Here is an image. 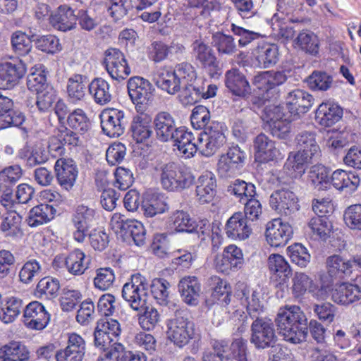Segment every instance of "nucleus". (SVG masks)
Wrapping results in <instances>:
<instances>
[{
    "label": "nucleus",
    "instance_id": "nucleus-51",
    "mask_svg": "<svg viewBox=\"0 0 361 361\" xmlns=\"http://www.w3.org/2000/svg\"><path fill=\"white\" fill-rule=\"evenodd\" d=\"M35 37H31L22 31H16L11 36V45L14 52L20 56H26L32 50V41Z\"/></svg>",
    "mask_w": 361,
    "mask_h": 361
},
{
    "label": "nucleus",
    "instance_id": "nucleus-55",
    "mask_svg": "<svg viewBox=\"0 0 361 361\" xmlns=\"http://www.w3.org/2000/svg\"><path fill=\"white\" fill-rule=\"evenodd\" d=\"M287 254L291 262L300 267H305L310 261V254L300 243H295L287 248Z\"/></svg>",
    "mask_w": 361,
    "mask_h": 361
},
{
    "label": "nucleus",
    "instance_id": "nucleus-11",
    "mask_svg": "<svg viewBox=\"0 0 361 361\" xmlns=\"http://www.w3.org/2000/svg\"><path fill=\"white\" fill-rule=\"evenodd\" d=\"M265 114L264 120L274 137L284 140L290 137L291 121L286 117L283 106H269L266 109Z\"/></svg>",
    "mask_w": 361,
    "mask_h": 361
},
{
    "label": "nucleus",
    "instance_id": "nucleus-15",
    "mask_svg": "<svg viewBox=\"0 0 361 361\" xmlns=\"http://www.w3.org/2000/svg\"><path fill=\"white\" fill-rule=\"evenodd\" d=\"M288 188L274 191L270 196L269 204L271 207L279 214L289 215L299 209L298 197H296L295 190Z\"/></svg>",
    "mask_w": 361,
    "mask_h": 361
},
{
    "label": "nucleus",
    "instance_id": "nucleus-38",
    "mask_svg": "<svg viewBox=\"0 0 361 361\" xmlns=\"http://www.w3.org/2000/svg\"><path fill=\"white\" fill-rule=\"evenodd\" d=\"M212 43L219 56H232L238 50L234 37L221 32L212 35Z\"/></svg>",
    "mask_w": 361,
    "mask_h": 361
},
{
    "label": "nucleus",
    "instance_id": "nucleus-33",
    "mask_svg": "<svg viewBox=\"0 0 361 361\" xmlns=\"http://www.w3.org/2000/svg\"><path fill=\"white\" fill-rule=\"evenodd\" d=\"M80 143V138L77 133L62 126L59 130V133L55 137L51 138V143L49 145V152H55L61 155L63 152L65 145L77 146Z\"/></svg>",
    "mask_w": 361,
    "mask_h": 361
},
{
    "label": "nucleus",
    "instance_id": "nucleus-21",
    "mask_svg": "<svg viewBox=\"0 0 361 361\" xmlns=\"http://www.w3.org/2000/svg\"><path fill=\"white\" fill-rule=\"evenodd\" d=\"M25 121L23 113L14 109L13 100L0 92V130L18 127Z\"/></svg>",
    "mask_w": 361,
    "mask_h": 361
},
{
    "label": "nucleus",
    "instance_id": "nucleus-19",
    "mask_svg": "<svg viewBox=\"0 0 361 361\" xmlns=\"http://www.w3.org/2000/svg\"><path fill=\"white\" fill-rule=\"evenodd\" d=\"M314 101L312 94L300 89L290 91L286 97L287 109L292 116L298 117L310 111Z\"/></svg>",
    "mask_w": 361,
    "mask_h": 361
},
{
    "label": "nucleus",
    "instance_id": "nucleus-54",
    "mask_svg": "<svg viewBox=\"0 0 361 361\" xmlns=\"http://www.w3.org/2000/svg\"><path fill=\"white\" fill-rule=\"evenodd\" d=\"M169 283L164 279H154L150 285V291L157 302L166 305L169 299Z\"/></svg>",
    "mask_w": 361,
    "mask_h": 361
},
{
    "label": "nucleus",
    "instance_id": "nucleus-4",
    "mask_svg": "<svg viewBox=\"0 0 361 361\" xmlns=\"http://www.w3.org/2000/svg\"><path fill=\"white\" fill-rule=\"evenodd\" d=\"M317 155H310L298 149V152H290L283 166V171L278 177L279 183L289 186L292 190L300 189V178L305 173L306 164L311 162Z\"/></svg>",
    "mask_w": 361,
    "mask_h": 361
},
{
    "label": "nucleus",
    "instance_id": "nucleus-45",
    "mask_svg": "<svg viewBox=\"0 0 361 361\" xmlns=\"http://www.w3.org/2000/svg\"><path fill=\"white\" fill-rule=\"evenodd\" d=\"M85 78L80 74H75L71 77L67 83V94L68 99L76 103L82 100L85 95L86 85L84 83Z\"/></svg>",
    "mask_w": 361,
    "mask_h": 361
},
{
    "label": "nucleus",
    "instance_id": "nucleus-22",
    "mask_svg": "<svg viewBox=\"0 0 361 361\" xmlns=\"http://www.w3.org/2000/svg\"><path fill=\"white\" fill-rule=\"evenodd\" d=\"M59 184L66 190L71 189L76 180L78 170L75 161L70 159H59L54 166Z\"/></svg>",
    "mask_w": 361,
    "mask_h": 361
},
{
    "label": "nucleus",
    "instance_id": "nucleus-29",
    "mask_svg": "<svg viewBox=\"0 0 361 361\" xmlns=\"http://www.w3.org/2000/svg\"><path fill=\"white\" fill-rule=\"evenodd\" d=\"M331 298L338 304L353 303L361 298V288L351 283H341L333 290Z\"/></svg>",
    "mask_w": 361,
    "mask_h": 361
},
{
    "label": "nucleus",
    "instance_id": "nucleus-28",
    "mask_svg": "<svg viewBox=\"0 0 361 361\" xmlns=\"http://www.w3.org/2000/svg\"><path fill=\"white\" fill-rule=\"evenodd\" d=\"M343 116V109L330 103L321 104L315 112V120L324 127H330L339 121Z\"/></svg>",
    "mask_w": 361,
    "mask_h": 361
},
{
    "label": "nucleus",
    "instance_id": "nucleus-42",
    "mask_svg": "<svg viewBox=\"0 0 361 361\" xmlns=\"http://www.w3.org/2000/svg\"><path fill=\"white\" fill-rule=\"evenodd\" d=\"M256 59L262 68H267L273 66L279 59L278 47L274 44H265L258 47Z\"/></svg>",
    "mask_w": 361,
    "mask_h": 361
},
{
    "label": "nucleus",
    "instance_id": "nucleus-18",
    "mask_svg": "<svg viewBox=\"0 0 361 361\" xmlns=\"http://www.w3.org/2000/svg\"><path fill=\"white\" fill-rule=\"evenodd\" d=\"M26 71V65L22 60L0 63V88L11 89L24 77Z\"/></svg>",
    "mask_w": 361,
    "mask_h": 361
},
{
    "label": "nucleus",
    "instance_id": "nucleus-41",
    "mask_svg": "<svg viewBox=\"0 0 361 361\" xmlns=\"http://www.w3.org/2000/svg\"><path fill=\"white\" fill-rule=\"evenodd\" d=\"M254 147L257 157L264 161L273 160L276 157V148L274 142L264 133H261L255 137Z\"/></svg>",
    "mask_w": 361,
    "mask_h": 361
},
{
    "label": "nucleus",
    "instance_id": "nucleus-12",
    "mask_svg": "<svg viewBox=\"0 0 361 361\" xmlns=\"http://www.w3.org/2000/svg\"><path fill=\"white\" fill-rule=\"evenodd\" d=\"M102 129L107 136L118 137L125 132L128 118L123 111L107 109L100 115Z\"/></svg>",
    "mask_w": 361,
    "mask_h": 361
},
{
    "label": "nucleus",
    "instance_id": "nucleus-59",
    "mask_svg": "<svg viewBox=\"0 0 361 361\" xmlns=\"http://www.w3.org/2000/svg\"><path fill=\"white\" fill-rule=\"evenodd\" d=\"M142 209L145 216L153 217L168 211L169 207L162 197H152L143 202Z\"/></svg>",
    "mask_w": 361,
    "mask_h": 361
},
{
    "label": "nucleus",
    "instance_id": "nucleus-7",
    "mask_svg": "<svg viewBox=\"0 0 361 361\" xmlns=\"http://www.w3.org/2000/svg\"><path fill=\"white\" fill-rule=\"evenodd\" d=\"M227 128L224 123L213 121L200 133L199 144L195 145L197 151L204 157L214 154L226 142L225 132Z\"/></svg>",
    "mask_w": 361,
    "mask_h": 361
},
{
    "label": "nucleus",
    "instance_id": "nucleus-36",
    "mask_svg": "<svg viewBox=\"0 0 361 361\" xmlns=\"http://www.w3.org/2000/svg\"><path fill=\"white\" fill-rule=\"evenodd\" d=\"M154 82L159 88L171 95L180 92L182 87L177 75L173 71L166 69L160 70L158 72Z\"/></svg>",
    "mask_w": 361,
    "mask_h": 361
},
{
    "label": "nucleus",
    "instance_id": "nucleus-62",
    "mask_svg": "<svg viewBox=\"0 0 361 361\" xmlns=\"http://www.w3.org/2000/svg\"><path fill=\"white\" fill-rule=\"evenodd\" d=\"M139 324L144 330H153L159 323L161 317L154 307H146L142 314L139 317Z\"/></svg>",
    "mask_w": 361,
    "mask_h": 361
},
{
    "label": "nucleus",
    "instance_id": "nucleus-58",
    "mask_svg": "<svg viewBox=\"0 0 361 361\" xmlns=\"http://www.w3.org/2000/svg\"><path fill=\"white\" fill-rule=\"evenodd\" d=\"M42 271L40 263L35 259L27 261L19 271L20 281L25 283H30Z\"/></svg>",
    "mask_w": 361,
    "mask_h": 361
},
{
    "label": "nucleus",
    "instance_id": "nucleus-57",
    "mask_svg": "<svg viewBox=\"0 0 361 361\" xmlns=\"http://www.w3.org/2000/svg\"><path fill=\"white\" fill-rule=\"evenodd\" d=\"M190 121L195 129H203L210 125L214 121H210V112L208 109L202 105L195 106L190 116Z\"/></svg>",
    "mask_w": 361,
    "mask_h": 361
},
{
    "label": "nucleus",
    "instance_id": "nucleus-3",
    "mask_svg": "<svg viewBox=\"0 0 361 361\" xmlns=\"http://www.w3.org/2000/svg\"><path fill=\"white\" fill-rule=\"evenodd\" d=\"M154 170L162 188L168 191H181L195 183V178L188 169L173 161L157 164Z\"/></svg>",
    "mask_w": 361,
    "mask_h": 361
},
{
    "label": "nucleus",
    "instance_id": "nucleus-32",
    "mask_svg": "<svg viewBox=\"0 0 361 361\" xmlns=\"http://www.w3.org/2000/svg\"><path fill=\"white\" fill-rule=\"evenodd\" d=\"M216 180L212 173H205L200 176L196 187V195L200 203L211 202L216 195Z\"/></svg>",
    "mask_w": 361,
    "mask_h": 361
},
{
    "label": "nucleus",
    "instance_id": "nucleus-1",
    "mask_svg": "<svg viewBox=\"0 0 361 361\" xmlns=\"http://www.w3.org/2000/svg\"><path fill=\"white\" fill-rule=\"evenodd\" d=\"M279 334L283 339L293 344L305 342L308 330L314 340L318 343L325 341L326 329L315 319L307 322V318L299 306L286 305L280 308L275 319Z\"/></svg>",
    "mask_w": 361,
    "mask_h": 361
},
{
    "label": "nucleus",
    "instance_id": "nucleus-52",
    "mask_svg": "<svg viewBox=\"0 0 361 361\" xmlns=\"http://www.w3.org/2000/svg\"><path fill=\"white\" fill-rule=\"evenodd\" d=\"M295 142L299 150L309 152L310 155L319 156V147L315 140V135L312 132L304 131L295 137Z\"/></svg>",
    "mask_w": 361,
    "mask_h": 361
},
{
    "label": "nucleus",
    "instance_id": "nucleus-48",
    "mask_svg": "<svg viewBox=\"0 0 361 361\" xmlns=\"http://www.w3.org/2000/svg\"><path fill=\"white\" fill-rule=\"evenodd\" d=\"M309 178L312 185L317 191L326 190L330 187L329 171L324 166H313L310 171Z\"/></svg>",
    "mask_w": 361,
    "mask_h": 361
},
{
    "label": "nucleus",
    "instance_id": "nucleus-23",
    "mask_svg": "<svg viewBox=\"0 0 361 361\" xmlns=\"http://www.w3.org/2000/svg\"><path fill=\"white\" fill-rule=\"evenodd\" d=\"M247 220L242 212L234 213L226 224L225 231L227 236L233 240L247 239L252 233Z\"/></svg>",
    "mask_w": 361,
    "mask_h": 361
},
{
    "label": "nucleus",
    "instance_id": "nucleus-6",
    "mask_svg": "<svg viewBox=\"0 0 361 361\" xmlns=\"http://www.w3.org/2000/svg\"><path fill=\"white\" fill-rule=\"evenodd\" d=\"M195 325L184 311L177 310L167 322V336L176 346L183 348L194 338Z\"/></svg>",
    "mask_w": 361,
    "mask_h": 361
},
{
    "label": "nucleus",
    "instance_id": "nucleus-60",
    "mask_svg": "<svg viewBox=\"0 0 361 361\" xmlns=\"http://www.w3.org/2000/svg\"><path fill=\"white\" fill-rule=\"evenodd\" d=\"M97 275L94 279V286L102 290H106L112 286L115 281V274L109 267L99 268L96 271Z\"/></svg>",
    "mask_w": 361,
    "mask_h": 361
},
{
    "label": "nucleus",
    "instance_id": "nucleus-44",
    "mask_svg": "<svg viewBox=\"0 0 361 361\" xmlns=\"http://www.w3.org/2000/svg\"><path fill=\"white\" fill-rule=\"evenodd\" d=\"M59 288L60 283L57 279L47 276L39 280L35 293L40 298L51 300L58 296Z\"/></svg>",
    "mask_w": 361,
    "mask_h": 361
},
{
    "label": "nucleus",
    "instance_id": "nucleus-2",
    "mask_svg": "<svg viewBox=\"0 0 361 361\" xmlns=\"http://www.w3.org/2000/svg\"><path fill=\"white\" fill-rule=\"evenodd\" d=\"M157 139L161 142H172L185 157L190 158L197 152L192 133L178 126L174 117L167 111L157 114L153 121Z\"/></svg>",
    "mask_w": 361,
    "mask_h": 361
},
{
    "label": "nucleus",
    "instance_id": "nucleus-56",
    "mask_svg": "<svg viewBox=\"0 0 361 361\" xmlns=\"http://www.w3.org/2000/svg\"><path fill=\"white\" fill-rule=\"evenodd\" d=\"M29 354L25 345L11 343L9 345H4V355H2L0 361H27Z\"/></svg>",
    "mask_w": 361,
    "mask_h": 361
},
{
    "label": "nucleus",
    "instance_id": "nucleus-5",
    "mask_svg": "<svg viewBox=\"0 0 361 361\" xmlns=\"http://www.w3.org/2000/svg\"><path fill=\"white\" fill-rule=\"evenodd\" d=\"M110 225L115 233L120 235L123 240L132 239L137 246L145 244L146 231L141 222L128 219L121 214L115 213L111 219Z\"/></svg>",
    "mask_w": 361,
    "mask_h": 361
},
{
    "label": "nucleus",
    "instance_id": "nucleus-27",
    "mask_svg": "<svg viewBox=\"0 0 361 361\" xmlns=\"http://www.w3.org/2000/svg\"><path fill=\"white\" fill-rule=\"evenodd\" d=\"M268 267L271 273V279L279 284L286 283L292 275V269L285 259L279 254H271L268 259Z\"/></svg>",
    "mask_w": 361,
    "mask_h": 361
},
{
    "label": "nucleus",
    "instance_id": "nucleus-17",
    "mask_svg": "<svg viewBox=\"0 0 361 361\" xmlns=\"http://www.w3.org/2000/svg\"><path fill=\"white\" fill-rule=\"evenodd\" d=\"M292 234L293 229L290 225L288 223H283L281 219H274L267 224L266 240L272 247L286 245Z\"/></svg>",
    "mask_w": 361,
    "mask_h": 361
},
{
    "label": "nucleus",
    "instance_id": "nucleus-43",
    "mask_svg": "<svg viewBox=\"0 0 361 361\" xmlns=\"http://www.w3.org/2000/svg\"><path fill=\"white\" fill-rule=\"evenodd\" d=\"M227 192L230 195L235 196L240 202H245L248 198H250V197L256 195L255 185L240 179L233 181L228 186Z\"/></svg>",
    "mask_w": 361,
    "mask_h": 361
},
{
    "label": "nucleus",
    "instance_id": "nucleus-63",
    "mask_svg": "<svg viewBox=\"0 0 361 361\" xmlns=\"http://www.w3.org/2000/svg\"><path fill=\"white\" fill-rule=\"evenodd\" d=\"M95 317V307L94 302L88 299L81 302L78 310L76 321L82 326H87Z\"/></svg>",
    "mask_w": 361,
    "mask_h": 361
},
{
    "label": "nucleus",
    "instance_id": "nucleus-8",
    "mask_svg": "<svg viewBox=\"0 0 361 361\" xmlns=\"http://www.w3.org/2000/svg\"><path fill=\"white\" fill-rule=\"evenodd\" d=\"M250 341L258 350L272 348L278 341L273 321L266 317L252 319Z\"/></svg>",
    "mask_w": 361,
    "mask_h": 361
},
{
    "label": "nucleus",
    "instance_id": "nucleus-31",
    "mask_svg": "<svg viewBox=\"0 0 361 361\" xmlns=\"http://www.w3.org/2000/svg\"><path fill=\"white\" fill-rule=\"evenodd\" d=\"M178 290L183 300L190 305H196L200 292V284L195 276L182 279L178 283Z\"/></svg>",
    "mask_w": 361,
    "mask_h": 361
},
{
    "label": "nucleus",
    "instance_id": "nucleus-39",
    "mask_svg": "<svg viewBox=\"0 0 361 361\" xmlns=\"http://www.w3.org/2000/svg\"><path fill=\"white\" fill-rule=\"evenodd\" d=\"M22 216L18 212H6L1 218L0 231L6 236H18L23 234Z\"/></svg>",
    "mask_w": 361,
    "mask_h": 361
},
{
    "label": "nucleus",
    "instance_id": "nucleus-50",
    "mask_svg": "<svg viewBox=\"0 0 361 361\" xmlns=\"http://www.w3.org/2000/svg\"><path fill=\"white\" fill-rule=\"evenodd\" d=\"M130 131L133 138L137 143H142L147 140L152 134V130L148 122L140 116H136L130 126Z\"/></svg>",
    "mask_w": 361,
    "mask_h": 361
},
{
    "label": "nucleus",
    "instance_id": "nucleus-61",
    "mask_svg": "<svg viewBox=\"0 0 361 361\" xmlns=\"http://www.w3.org/2000/svg\"><path fill=\"white\" fill-rule=\"evenodd\" d=\"M181 89L180 97L185 105L195 104L202 97L203 87H196L192 82L183 85Z\"/></svg>",
    "mask_w": 361,
    "mask_h": 361
},
{
    "label": "nucleus",
    "instance_id": "nucleus-47",
    "mask_svg": "<svg viewBox=\"0 0 361 361\" xmlns=\"http://www.w3.org/2000/svg\"><path fill=\"white\" fill-rule=\"evenodd\" d=\"M66 123L68 126L81 134L86 133L90 126V119L82 109L72 110L67 116Z\"/></svg>",
    "mask_w": 361,
    "mask_h": 361
},
{
    "label": "nucleus",
    "instance_id": "nucleus-16",
    "mask_svg": "<svg viewBox=\"0 0 361 361\" xmlns=\"http://www.w3.org/2000/svg\"><path fill=\"white\" fill-rule=\"evenodd\" d=\"M127 87L132 102L137 106L147 104L154 98V87L148 80L142 77L130 78Z\"/></svg>",
    "mask_w": 361,
    "mask_h": 361
},
{
    "label": "nucleus",
    "instance_id": "nucleus-49",
    "mask_svg": "<svg viewBox=\"0 0 361 361\" xmlns=\"http://www.w3.org/2000/svg\"><path fill=\"white\" fill-rule=\"evenodd\" d=\"M296 45L312 55H316L319 50V40L317 37L310 30H303L300 32L295 39Z\"/></svg>",
    "mask_w": 361,
    "mask_h": 361
},
{
    "label": "nucleus",
    "instance_id": "nucleus-30",
    "mask_svg": "<svg viewBox=\"0 0 361 361\" xmlns=\"http://www.w3.org/2000/svg\"><path fill=\"white\" fill-rule=\"evenodd\" d=\"M339 190H346L349 192L355 191L360 183V179L355 173L342 169L335 171L331 176L330 184Z\"/></svg>",
    "mask_w": 361,
    "mask_h": 361
},
{
    "label": "nucleus",
    "instance_id": "nucleus-40",
    "mask_svg": "<svg viewBox=\"0 0 361 361\" xmlns=\"http://www.w3.org/2000/svg\"><path fill=\"white\" fill-rule=\"evenodd\" d=\"M24 311L23 300L16 297L8 298L0 307V320L5 324L13 322Z\"/></svg>",
    "mask_w": 361,
    "mask_h": 361
},
{
    "label": "nucleus",
    "instance_id": "nucleus-37",
    "mask_svg": "<svg viewBox=\"0 0 361 361\" xmlns=\"http://www.w3.org/2000/svg\"><path fill=\"white\" fill-rule=\"evenodd\" d=\"M56 209L47 204H40L31 209L27 219L31 227H37L51 220L56 213Z\"/></svg>",
    "mask_w": 361,
    "mask_h": 361
},
{
    "label": "nucleus",
    "instance_id": "nucleus-10",
    "mask_svg": "<svg viewBox=\"0 0 361 361\" xmlns=\"http://www.w3.org/2000/svg\"><path fill=\"white\" fill-rule=\"evenodd\" d=\"M191 47L196 63L200 64L211 78H219L221 74V69L212 47L202 39L195 40Z\"/></svg>",
    "mask_w": 361,
    "mask_h": 361
},
{
    "label": "nucleus",
    "instance_id": "nucleus-64",
    "mask_svg": "<svg viewBox=\"0 0 361 361\" xmlns=\"http://www.w3.org/2000/svg\"><path fill=\"white\" fill-rule=\"evenodd\" d=\"M343 219L350 229L361 231V204L348 207L344 212Z\"/></svg>",
    "mask_w": 361,
    "mask_h": 361
},
{
    "label": "nucleus",
    "instance_id": "nucleus-25",
    "mask_svg": "<svg viewBox=\"0 0 361 361\" xmlns=\"http://www.w3.org/2000/svg\"><path fill=\"white\" fill-rule=\"evenodd\" d=\"M225 85L233 94L246 97L251 92V87L245 75L237 68H232L225 74Z\"/></svg>",
    "mask_w": 361,
    "mask_h": 361
},
{
    "label": "nucleus",
    "instance_id": "nucleus-20",
    "mask_svg": "<svg viewBox=\"0 0 361 361\" xmlns=\"http://www.w3.org/2000/svg\"><path fill=\"white\" fill-rule=\"evenodd\" d=\"M50 314L44 306L38 301L29 303L24 309L25 325L35 330H42L49 324Z\"/></svg>",
    "mask_w": 361,
    "mask_h": 361
},
{
    "label": "nucleus",
    "instance_id": "nucleus-14",
    "mask_svg": "<svg viewBox=\"0 0 361 361\" xmlns=\"http://www.w3.org/2000/svg\"><path fill=\"white\" fill-rule=\"evenodd\" d=\"M95 216L96 211L92 207L85 204H80L76 207L71 219L75 229L73 236L76 241L82 243L85 240Z\"/></svg>",
    "mask_w": 361,
    "mask_h": 361
},
{
    "label": "nucleus",
    "instance_id": "nucleus-35",
    "mask_svg": "<svg viewBox=\"0 0 361 361\" xmlns=\"http://www.w3.org/2000/svg\"><path fill=\"white\" fill-rule=\"evenodd\" d=\"M88 89L94 102L99 105L109 104L113 98L109 84L102 78L92 80L88 85Z\"/></svg>",
    "mask_w": 361,
    "mask_h": 361
},
{
    "label": "nucleus",
    "instance_id": "nucleus-24",
    "mask_svg": "<svg viewBox=\"0 0 361 361\" xmlns=\"http://www.w3.org/2000/svg\"><path fill=\"white\" fill-rule=\"evenodd\" d=\"M49 23L58 30H71L76 25V15L69 6L61 5L51 13Z\"/></svg>",
    "mask_w": 361,
    "mask_h": 361
},
{
    "label": "nucleus",
    "instance_id": "nucleus-9",
    "mask_svg": "<svg viewBox=\"0 0 361 361\" xmlns=\"http://www.w3.org/2000/svg\"><path fill=\"white\" fill-rule=\"evenodd\" d=\"M147 284L145 278L140 274L131 276L122 288V298L132 309L138 311L146 306L147 300Z\"/></svg>",
    "mask_w": 361,
    "mask_h": 361
},
{
    "label": "nucleus",
    "instance_id": "nucleus-53",
    "mask_svg": "<svg viewBox=\"0 0 361 361\" xmlns=\"http://www.w3.org/2000/svg\"><path fill=\"white\" fill-rule=\"evenodd\" d=\"M195 221L187 212L183 210H177L170 216L172 228L177 232L192 233Z\"/></svg>",
    "mask_w": 361,
    "mask_h": 361
},
{
    "label": "nucleus",
    "instance_id": "nucleus-26",
    "mask_svg": "<svg viewBox=\"0 0 361 361\" xmlns=\"http://www.w3.org/2000/svg\"><path fill=\"white\" fill-rule=\"evenodd\" d=\"M354 259L352 261L341 255H334L326 259V268L332 278L343 279L349 276L353 271Z\"/></svg>",
    "mask_w": 361,
    "mask_h": 361
},
{
    "label": "nucleus",
    "instance_id": "nucleus-34",
    "mask_svg": "<svg viewBox=\"0 0 361 361\" xmlns=\"http://www.w3.org/2000/svg\"><path fill=\"white\" fill-rule=\"evenodd\" d=\"M64 264L68 273L80 276L88 269L89 260L82 250L75 249L66 257Z\"/></svg>",
    "mask_w": 361,
    "mask_h": 361
},
{
    "label": "nucleus",
    "instance_id": "nucleus-46",
    "mask_svg": "<svg viewBox=\"0 0 361 361\" xmlns=\"http://www.w3.org/2000/svg\"><path fill=\"white\" fill-rule=\"evenodd\" d=\"M308 87L314 91H326L331 88L333 78L322 71H314L306 79Z\"/></svg>",
    "mask_w": 361,
    "mask_h": 361
},
{
    "label": "nucleus",
    "instance_id": "nucleus-13",
    "mask_svg": "<svg viewBox=\"0 0 361 361\" xmlns=\"http://www.w3.org/2000/svg\"><path fill=\"white\" fill-rule=\"evenodd\" d=\"M104 63L106 71L114 80L120 81L130 74V68L124 54L118 49H108L105 51Z\"/></svg>",
    "mask_w": 361,
    "mask_h": 361
}]
</instances>
